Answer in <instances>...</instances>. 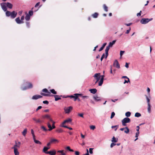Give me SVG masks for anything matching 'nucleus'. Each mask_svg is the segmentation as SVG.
<instances>
[{
	"label": "nucleus",
	"instance_id": "f257e3e1",
	"mask_svg": "<svg viewBox=\"0 0 155 155\" xmlns=\"http://www.w3.org/2000/svg\"><path fill=\"white\" fill-rule=\"evenodd\" d=\"M152 18L150 19L143 18L140 20V22L142 24H145L148 23L150 21L152 20Z\"/></svg>",
	"mask_w": 155,
	"mask_h": 155
},
{
	"label": "nucleus",
	"instance_id": "f03ea898",
	"mask_svg": "<svg viewBox=\"0 0 155 155\" xmlns=\"http://www.w3.org/2000/svg\"><path fill=\"white\" fill-rule=\"evenodd\" d=\"M130 119L128 117H125L122 120V125L123 126H126V123H130Z\"/></svg>",
	"mask_w": 155,
	"mask_h": 155
},
{
	"label": "nucleus",
	"instance_id": "7ed1b4c3",
	"mask_svg": "<svg viewBox=\"0 0 155 155\" xmlns=\"http://www.w3.org/2000/svg\"><path fill=\"white\" fill-rule=\"evenodd\" d=\"M52 127L51 126V125L50 124V123L49 122H48L47 123V125L49 129H48V130L50 131L52 130L53 129H54L55 128V126L54 125L55 122L54 121H53L52 122Z\"/></svg>",
	"mask_w": 155,
	"mask_h": 155
},
{
	"label": "nucleus",
	"instance_id": "20e7f679",
	"mask_svg": "<svg viewBox=\"0 0 155 155\" xmlns=\"http://www.w3.org/2000/svg\"><path fill=\"white\" fill-rule=\"evenodd\" d=\"M42 91L44 92H45V93H47V94H45L44 93H41V94L43 96H48L49 95L48 94H50L51 93V92H49L48 90L46 88H45L43 89Z\"/></svg>",
	"mask_w": 155,
	"mask_h": 155
},
{
	"label": "nucleus",
	"instance_id": "39448f33",
	"mask_svg": "<svg viewBox=\"0 0 155 155\" xmlns=\"http://www.w3.org/2000/svg\"><path fill=\"white\" fill-rule=\"evenodd\" d=\"M73 107L71 106L66 107H65L64 108V110L66 114H69L70 111L72 110Z\"/></svg>",
	"mask_w": 155,
	"mask_h": 155
},
{
	"label": "nucleus",
	"instance_id": "423d86ee",
	"mask_svg": "<svg viewBox=\"0 0 155 155\" xmlns=\"http://www.w3.org/2000/svg\"><path fill=\"white\" fill-rule=\"evenodd\" d=\"M0 5L3 10L5 12L7 10L6 3H2L0 4Z\"/></svg>",
	"mask_w": 155,
	"mask_h": 155
},
{
	"label": "nucleus",
	"instance_id": "0eeeda50",
	"mask_svg": "<svg viewBox=\"0 0 155 155\" xmlns=\"http://www.w3.org/2000/svg\"><path fill=\"white\" fill-rule=\"evenodd\" d=\"M21 144V143L20 142H18V143L15 142V144L14 145L13 147H12V149H14L15 148L18 149L20 147Z\"/></svg>",
	"mask_w": 155,
	"mask_h": 155
},
{
	"label": "nucleus",
	"instance_id": "6e6552de",
	"mask_svg": "<svg viewBox=\"0 0 155 155\" xmlns=\"http://www.w3.org/2000/svg\"><path fill=\"white\" fill-rule=\"evenodd\" d=\"M94 78L97 80V81L99 80L100 78V73L95 74L94 76Z\"/></svg>",
	"mask_w": 155,
	"mask_h": 155
},
{
	"label": "nucleus",
	"instance_id": "1a4fd4ad",
	"mask_svg": "<svg viewBox=\"0 0 155 155\" xmlns=\"http://www.w3.org/2000/svg\"><path fill=\"white\" fill-rule=\"evenodd\" d=\"M113 65L116 67L117 68H120V65L119 64V63L117 60H115L114 62Z\"/></svg>",
	"mask_w": 155,
	"mask_h": 155
},
{
	"label": "nucleus",
	"instance_id": "9d476101",
	"mask_svg": "<svg viewBox=\"0 0 155 155\" xmlns=\"http://www.w3.org/2000/svg\"><path fill=\"white\" fill-rule=\"evenodd\" d=\"M32 85L31 83H29L28 86L24 88L21 87V89L22 90H25L31 88L32 87Z\"/></svg>",
	"mask_w": 155,
	"mask_h": 155
},
{
	"label": "nucleus",
	"instance_id": "9b49d317",
	"mask_svg": "<svg viewBox=\"0 0 155 155\" xmlns=\"http://www.w3.org/2000/svg\"><path fill=\"white\" fill-rule=\"evenodd\" d=\"M42 97V96L39 95H35L32 96V99L33 100H37Z\"/></svg>",
	"mask_w": 155,
	"mask_h": 155
},
{
	"label": "nucleus",
	"instance_id": "f8f14e48",
	"mask_svg": "<svg viewBox=\"0 0 155 155\" xmlns=\"http://www.w3.org/2000/svg\"><path fill=\"white\" fill-rule=\"evenodd\" d=\"M56 154V152L55 150L48 151L47 154H49L50 155H55Z\"/></svg>",
	"mask_w": 155,
	"mask_h": 155
},
{
	"label": "nucleus",
	"instance_id": "ddd939ff",
	"mask_svg": "<svg viewBox=\"0 0 155 155\" xmlns=\"http://www.w3.org/2000/svg\"><path fill=\"white\" fill-rule=\"evenodd\" d=\"M110 47H109L108 45L106 47V48L105 50V58H106L108 55V51L110 48Z\"/></svg>",
	"mask_w": 155,
	"mask_h": 155
},
{
	"label": "nucleus",
	"instance_id": "4468645a",
	"mask_svg": "<svg viewBox=\"0 0 155 155\" xmlns=\"http://www.w3.org/2000/svg\"><path fill=\"white\" fill-rule=\"evenodd\" d=\"M94 99L97 101H101V99L100 97H98L97 95H94L93 97Z\"/></svg>",
	"mask_w": 155,
	"mask_h": 155
},
{
	"label": "nucleus",
	"instance_id": "2eb2a0df",
	"mask_svg": "<svg viewBox=\"0 0 155 155\" xmlns=\"http://www.w3.org/2000/svg\"><path fill=\"white\" fill-rule=\"evenodd\" d=\"M15 20L17 23L18 24L23 23L24 22L23 21H21V20H20L19 17L16 18Z\"/></svg>",
	"mask_w": 155,
	"mask_h": 155
},
{
	"label": "nucleus",
	"instance_id": "dca6fc26",
	"mask_svg": "<svg viewBox=\"0 0 155 155\" xmlns=\"http://www.w3.org/2000/svg\"><path fill=\"white\" fill-rule=\"evenodd\" d=\"M50 147H45L43 149L42 151L46 154L48 151L47 150L50 148Z\"/></svg>",
	"mask_w": 155,
	"mask_h": 155
},
{
	"label": "nucleus",
	"instance_id": "f3484780",
	"mask_svg": "<svg viewBox=\"0 0 155 155\" xmlns=\"http://www.w3.org/2000/svg\"><path fill=\"white\" fill-rule=\"evenodd\" d=\"M17 13H16L15 11H13L11 12V15H10L11 17L12 18H15L17 15Z\"/></svg>",
	"mask_w": 155,
	"mask_h": 155
},
{
	"label": "nucleus",
	"instance_id": "a211bd4d",
	"mask_svg": "<svg viewBox=\"0 0 155 155\" xmlns=\"http://www.w3.org/2000/svg\"><path fill=\"white\" fill-rule=\"evenodd\" d=\"M54 96L55 98V101H57L61 99L60 97H61L62 95L59 96L58 95H54Z\"/></svg>",
	"mask_w": 155,
	"mask_h": 155
},
{
	"label": "nucleus",
	"instance_id": "6ab92c4d",
	"mask_svg": "<svg viewBox=\"0 0 155 155\" xmlns=\"http://www.w3.org/2000/svg\"><path fill=\"white\" fill-rule=\"evenodd\" d=\"M50 141L52 143H57L59 142V141L58 140L54 138L51 139Z\"/></svg>",
	"mask_w": 155,
	"mask_h": 155
},
{
	"label": "nucleus",
	"instance_id": "aec40b11",
	"mask_svg": "<svg viewBox=\"0 0 155 155\" xmlns=\"http://www.w3.org/2000/svg\"><path fill=\"white\" fill-rule=\"evenodd\" d=\"M72 120L70 118H68V119L65 120L63 122H62V124L63 125L66 123H68L69 122H71Z\"/></svg>",
	"mask_w": 155,
	"mask_h": 155
},
{
	"label": "nucleus",
	"instance_id": "412c9836",
	"mask_svg": "<svg viewBox=\"0 0 155 155\" xmlns=\"http://www.w3.org/2000/svg\"><path fill=\"white\" fill-rule=\"evenodd\" d=\"M25 14L26 15L25 17V20L27 21H28L30 19V16L29 15V14L27 13V12L25 13Z\"/></svg>",
	"mask_w": 155,
	"mask_h": 155
},
{
	"label": "nucleus",
	"instance_id": "4be33fe9",
	"mask_svg": "<svg viewBox=\"0 0 155 155\" xmlns=\"http://www.w3.org/2000/svg\"><path fill=\"white\" fill-rule=\"evenodd\" d=\"M89 91H90L91 93H92L93 94H95V93H96L97 91V90L95 88L90 89L89 90Z\"/></svg>",
	"mask_w": 155,
	"mask_h": 155
},
{
	"label": "nucleus",
	"instance_id": "5701e85b",
	"mask_svg": "<svg viewBox=\"0 0 155 155\" xmlns=\"http://www.w3.org/2000/svg\"><path fill=\"white\" fill-rule=\"evenodd\" d=\"M6 6L7 7H8V8L11 9L12 8V5L9 2H7L6 3Z\"/></svg>",
	"mask_w": 155,
	"mask_h": 155
},
{
	"label": "nucleus",
	"instance_id": "b1692460",
	"mask_svg": "<svg viewBox=\"0 0 155 155\" xmlns=\"http://www.w3.org/2000/svg\"><path fill=\"white\" fill-rule=\"evenodd\" d=\"M116 41V40H114L112 42H110L108 46L110 47H111L113 45H114Z\"/></svg>",
	"mask_w": 155,
	"mask_h": 155
},
{
	"label": "nucleus",
	"instance_id": "393cba45",
	"mask_svg": "<svg viewBox=\"0 0 155 155\" xmlns=\"http://www.w3.org/2000/svg\"><path fill=\"white\" fill-rule=\"evenodd\" d=\"M14 149V151L15 155H19V152L18 150V149L15 148Z\"/></svg>",
	"mask_w": 155,
	"mask_h": 155
},
{
	"label": "nucleus",
	"instance_id": "a878e982",
	"mask_svg": "<svg viewBox=\"0 0 155 155\" xmlns=\"http://www.w3.org/2000/svg\"><path fill=\"white\" fill-rule=\"evenodd\" d=\"M118 139L114 137L112 140V142L113 143H116L117 142Z\"/></svg>",
	"mask_w": 155,
	"mask_h": 155
},
{
	"label": "nucleus",
	"instance_id": "bb28decb",
	"mask_svg": "<svg viewBox=\"0 0 155 155\" xmlns=\"http://www.w3.org/2000/svg\"><path fill=\"white\" fill-rule=\"evenodd\" d=\"M27 129L26 128H25L22 132V134L24 136H25L27 133Z\"/></svg>",
	"mask_w": 155,
	"mask_h": 155
},
{
	"label": "nucleus",
	"instance_id": "cd10ccee",
	"mask_svg": "<svg viewBox=\"0 0 155 155\" xmlns=\"http://www.w3.org/2000/svg\"><path fill=\"white\" fill-rule=\"evenodd\" d=\"M103 78H101L100 81L99 82L98 85L99 86H101L102 85L103 83Z\"/></svg>",
	"mask_w": 155,
	"mask_h": 155
},
{
	"label": "nucleus",
	"instance_id": "c85d7f7f",
	"mask_svg": "<svg viewBox=\"0 0 155 155\" xmlns=\"http://www.w3.org/2000/svg\"><path fill=\"white\" fill-rule=\"evenodd\" d=\"M50 115H48V114H46L44 115H43L42 116V118L45 119V118H47V119H48V118L50 117Z\"/></svg>",
	"mask_w": 155,
	"mask_h": 155
},
{
	"label": "nucleus",
	"instance_id": "c756f323",
	"mask_svg": "<svg viewBox=\"0 0 155 155\" xmlns=\"http://www.w3.org/2000/svg\"><path fill=\"white\" fill-rule=\"evenodd\" d=\"M33 120L36 121V123H41V120H40L39 119H38V120H37L36 118H33Z\"/></svg>",
	"mask_w": 155,
	"mask_h": 155
},
{
	"label": "nucleus",
	"instance_id": "7c9ffc66",
	"mask_svg": "<svg viewBox=\"0 0 155 155\" xmlns=\"http://www.w3.org/2000/svg\"><path fill=\"white\" fill-rule=\"evenodd\" d=\"M124 131V132L126 134H128L129 132V130L127 127H125V129Z\"/></svg>",
	"mask_w": 155,
	"mask_h": 155
},
{
	"label": "nucleus",
	"instance_id": "2f4dec72",
	"mask_svg": "<svg viewBox=\"0 0 155 155\" xmlns=\"http://www.w3.org/2000/svg\"><path fill=\"white\" fill-rule=\"evenodd\" d=\"M147 111L149 113L151 112V106L150 105H148Z\"/></svg>",
	"mask_w": 155,
	"mask_h": 155
},
{
	"label": "nucleus",
	"instance_id": "473e14b6",
	"mask_svg": "<svg viewBox=\"0 0 155 155\" xmlns=\"http://www.w3.org/2000/svg\"><path fill=\"white\" fill-rule=\"evenodd\" d=\"M98 15V14L97 13L95 12L92 15V16L94 18H96L97 17Z\"/></svg>",
	"mask_w": 155,
	"mask_h": 155
},
{
	"label": "nucleus",
	"instance_id": "72a5a7b5",
	"mask_svg": "<svg viewBox=\"0 0 155 155\" xmlns=\"http://www.w3.org/2000/svg\"><path fill=\"white\" fill-rule=\"evenodd\" d=\"M50 91L51 93L52 94H57V92L54 89H52L50 90Z\"/></svg>",
	"mask_w": 155,
	"mask_h": 155
},
{
	"label": "nucleus",
	"instance_id": "f704fd0d",
	"mask_svg": "<svg viewBox=\"0 0 155 155\" xmlns=\"http://www.w3.org/2000/svg\"><path fill=\"white\" fill-rule=\"evenodd\" d=\"M56 131L58 133H61L63 132V130L61 129L60 128L56 130Z\"/></svg>",
	"mask_w": 155,
	"mask_h": 155
},
{
	"label": "nucleus",
	"instance_id": "c9c22d12",
	"mask_svg": "<svg viewBox=\"0 0 155 155\" xmlns=\"http://www.w3.org/2000/svg\"><path fill=\"white\" fill-rule=\"evenodd\" d=\"M6 16L8 17L10 16L11 15V12L8 11H6Z\"/></svg>",
	"mask_w": 155,
	"mask_h": 155
},
{
	"label": "nucleus",
	"instance_id": "e433bc0d",
	"mask_svg": "<svg viewBox=\"0 0 155 155\" xmlns=\"http://www.w3.org/2000/svg\"><path fill=\"white\" fill-rule=\"evenodd\" d=\"M82 99L85 101V100L89 98V97L87 96H82Z\"/></svg>",
	"mask_w": 155,
	"mask_h": 155
},
{
	"label": "nucleus",
	"instance_id": "4c0bfd02",
	"mask_svg": "<svg viewBox=\"0 0 155 155\" xmlns=\"http://www.w3.org/2000/svg\"><path fill=\"white\" fill-rule=\"evenodd\" d=\"M34 142H35V143L36 144H39L40 145L41 144V142H40L39 141L37 140L36 139L34 140Z\"/></svg>",
	"mask_w": 155,
	"mask_h": 155
},
{
	"label": "nucleus",
	"instance_id": "58836bf2",
	"mask_svg": "<svg viewBox=\"0 0 155 155\" xmlns=\"http://www.w3.org/2000/svg\"><path fill=\"white\" fill-rule=\"evenodd\" d=\"M145 96H146V99L147 100V105L150 104V99H149V98L148 97L147 95H145Z\"/></svg>",
	"mask_w": 155,
	"mask_h": 155
},
{
	"label": "nucleus",
	"instance_id": "ea45409f",
	"mask_svg": "<svg viewBox=\"0 0 155 155\" xmlns=\"http://www.w3.org/2000/svg\"><path fill=\"white\" fill-rule=\"evenodd\" d=\"M118 127V125L113 126L111 127V128L112 129L115 128L114 130L116 131L117 130Z\"/></svg>",
	"mask_w": 155,
	"mask_h": 155
},
{
	"label": "nucleus",
	"instance_id": "a19ab883",
	"mask_svg": "<svg viewBox=\"0 0 155 155\" xmlns=\"http://www.w3.org/2000/svg\"><path fill=\"white\" fill-rule=\"evenodd\" d=\"M141 114L139 113H136L135 114V116L136 117H139L141 116Z\"/></svg>",
	"mask_w": 155,
	"mask_h": 155
},
{
	"label": "nucleus",
	"instance_id": "79ce46f5",
	"mask_svg": "<svg viewBox=\"0 0 155 155\" xmlns=\"http://www.w3.org/2000/svg\"><path fill=\"white\" fill-rule=\"evenodd\" d=\"M103 6H104V9L105 10V11L106 12H107L108 11L107 7L105 4Z\"/></svg>",
	"mask_w": 155,
	"mask_h": 155
},
{
	"label": "nucleus",
	"instance_id": "37998d69",
	"mask_svg": "<svg viewBox=\"0 0 155 155\" xmlns=\"http://www.w3.org/2000/svg\"><path fill=\"white\" fill-rule=\"evenodd\" d=\"M131 113L130 112H127L125 113V115L127 117H129L130 116Z\"/></svg>",
	"mask_w": 155,
	"mask_h": 155
},
{
	"label": "nucleus",
	"instance_id": "c03bdc74",
	"mask_svg": "<svg viewBox=\"0 0 155 155\" xmlns=\"http://www.w3.org/2000/svg\"><path fill=\"white\" fill-rule=\"evenodd\" d=\"M61 127H65V128H67L69 129L70 130H72V128L70 127H68L66 125H63L62 126H61Z\"/></svg>",
	"mask_w": 155,
	"mask_h": 155
},
{
	"label": "nucleus",
	"instance_id": "a18cd8bd",
	"mask_svg": "<svg viewBox=\"0 0 155 155\" xmlns=\"http://www.w3.org/2000/svg\"><path fill=\"white\" fill-rule=\"evenodd\" d=\"M28 14H29L30 16H32L33 14V12L32 10H30L29 11Z\"/></svg>",
	"mask_w": 155,
	"mask_h": 155
},
{
	"label": "nucleus",
	"instance_id": "49530a36",
	"mask_svg": "<svg viewBox=\"0 0 155 155\" xmlns=\"http://www.w3.org/2000/svg\"><path fill=\"white\" fill-rule=\"evenodd\" d=\"M74 101H76V100L78 99V96L76 94H74Z\"/></svg>",
	"mask_w": 155,
	"mask_h": 155
},
{
	"label": "nucleus",
	"instance_id": "de8ad7c7",
	"mask_svg": "<svg viewBox=\"0 0 155 155\" xmlns=\"http://www.w3.org/2000/svg\"><path fill=\"white\" fill-rule=\"evenodd\" d=\"M93 148H90L89 149V152L90 153L92 154L93 153Z\"/></svg>",
	"mask_w": 155,
	"mask_h": 155
},
{
	"label": "nucleus",
	"instance_id": "09e8293b",
	"mask_svg": "<svg viewBox=\"0 0 155 155\" xmlns=\"http://www.w3.org/2000/svg\"><path fill=\"white\" fill-rule=\"evenodd\" d=\"M115 114L114 112H112L111 114V115L110 116V118L112 119L115 116Z\"/></svg>",
	"mask_w": 155,
	"mask_h": 155
},
{
	"label": "nucleus",
	"instance_id": "8fccbe9b",
	"mask_svg": "<svg viewBox=\"0 0 155 155\" xmlns=\"http://www.w3.org/2000/svg\"><path fill=\"white\" fill-rule=\"evenodd\" d=\"M41 128L44 131H46L48 130L44 126H41Z\"/></svg>",
	"mask_w": 155,
	"mask_h": 155
},
{
	"label": "nucleus",
	"instance_id": "3c124183",
	"mask_svg": "<svg viewBox=\"0 0 155 155\" xmlns=\"http://www.w3.org/2000/svg\"><path fill=\"white\" fill-rule=\"evenodd\" d=\"M90 128L93 130L95 128V127L94 125H91L90 126Z\"/></svg>",
	"mask_w": 155,
	"mask_h": 155
},
{
	"label": "nucleus",
	"instance_id": "603ef678",
	"mask_svg": "<svg viewBox=\"0 0 155 155\" xmlns=\"http://www.w3.org/2000/svg\"><path fill=\"white\" fill-rule=\"evenodd\" d=\"M124 52H125V51H120V56L121 57H122V55H123V54Z\"/></svg>",
	"mask_w": 155,
	"mask_h": 155
},
{
	"label": "nucleus",
	"instance_id": "864d4df0",
	"mask_svg": "<svg viewBox=\"0 0 155 155\" xmlns=\"http://www.w3.org/2000/svg\"><path fill=\"white\" fill-rule=\"evenodd\" d=\"M128 80L127 81L126 80H125L124 81V84H125L126 83H128V82H130V81L129 78H127Z\"/></svg>",
	"mask_w": 155,
	"mask_h": 155
},
{
	"label": "nucleus",
	"instance_id": "5fc2aeb1",
	"mask_svg": "<svg viewBox=\"0 0 155 155\" xmlns=\"http://www.w3.org/2000/svg\"><path fill=\"white\" fill-rule=\"evenodd\" d=\"M116 145V143H111V144L110 145V147L111 148H112V147H113L114 146Z\"/></svg>",
	"mask_w": 155,
	"mask_h": 155
},
{
	"label": "nucleus",
	"instance_id": "6e6d98bb",
	"mask_svg": "<svg viewBox=\"0 0 155 155\" xmlns=\"http://www.w3.org/2000/svg\"><path fill=\"white\" fill-rule=\"evenodd\" d=\"M78 115L81 117H83V114L82 113H79Z\"/></svg>",
	"mask_w": 155,
	"mask_h": 155
},
{
	"label": "nucleus",
	"instance_id": "4d7b16f0",
	"mask_svg": "<svg viewBox=\"0 0 155 155\" xmlns=\"http://www.w3.org/2000/svg\"><path fill=\"white\" fill-rule=\"evenodd\" d=\"M43 103L44 104H48V102L47 101H43Z\"/></svg>",
	"mask_w": 155,
	"mask_h": 155
},
{
	"label": "nucleus",
	"instance_id": "13d9d810",
	"mask_svg": "<svg viewBox=\"0 0 155 155\" xmlns=\"http://www.w3.org/2000/svg\"><path fill=\"white\" fill-rule=\"evenodd\" d=\"M51 141H50L49 142H48V143L47 144V147H50V145L51 144Z\"/></svg>",
	"mask_w": 155,
	"mask_h": 155
},
{
	"label": "nucleus",
	"instance_id": "bf43d9fd",
	"mask_svg": "<svg viewBox=\"0 0 155 155\" xmlns=\"http://www.w3.org/2000/svg\"><path fill=\"white\" fill-rule=\"evenodd\" d=\"M139 132H136V135H135V137H138V136H139Z\"/></svg>",
	"mask_w": 155,
	"mask_h": 155
},
{
	"label": "nucleus",
	"instance_id": "052dcab7",
	"mask_svg": "<svg viewBox=\"0 0 155 155\" xmlns=\"http://www.w3.org/2000/svg\"><path fill=\"white\" fill-rule=\"evenodd\" d=\"M42 108V107L41 106H39V107H38L36 109V111H37L38 110H39L41 109Z\"/></svg>",
	"mask_w": 155,
	"mask_h": 155
},
{
	"label": "nucleus",
	"instance_id": "680f3d73",
	"mask_svg": "<svg viewBox=\"0 0 155 155\" xmlns=\"http://www.w3.org/2000/svg\"><path fill=\"white\" fill-rule=\"evenodd\" d=\"M80 153L78 151H75V155H79Z\"/></svg>",
	"mask_w": 155,
	"mask_h": 155
},
{
	"label": "nucleus",
	"instance_id": "e2e57ef3",
	"mask_svg": "<svg viewBox=\"0 0 155 155\" xmlns=\"http://www.w3.org/2000/svg\"><path fill=\"white\" fill-rule=\"evenodd\" d=\"M130 29H130V28L129 29L127 30V31H126V33L127 34H128L129 33L130 31Z\"/></svg>",
	"mask_w": 155,
	"mask_h": 155
},
{
	"label": "nucleus",
	"instance_id": "0e129e2a",
	"mask_svg": "<svg viewBox=\"0 0 155 155\" xmlns=\"http://www.w3.org/2000/svg\"><path fill=\"white\" fill-rule=\"evenodd\" d=\"M48 119L51 122L54 121H53V120H52V119L51 118L50 116Z\"/></svg>",
	"mask_w": 155,
	"mask_h": 155
},
{
	"label": "nucleus",
	"instance_id": "69168bd1",
	"mask_svg": "<svg viewBox=\"0 0 155 155\" xmlns=\"http://www.w3.org/2000/svg\"><path fill=\"white\" fill-rule=\"evenodd\" d=\"M25 18V16L24 15H22L21 17V21H23Z\"/></svg>",
	"mask_w": 155,
	"mask_h": 155
},
{
	"label": "nucleus",
	"instance_id": "338daca9",
	"mask_svg": "<svg viewBox=\"0 0 155 155\" xmlns=\"http://www.w3.org/2000/svg\"><path fill=\"white\" fill-rule=\"evenodd\" d=\"M26 25L28 28H29L30 26L29 23L28 22H27L26 23Z\"/></svg>",
	"mask_w": 155,
	"mask_h": 155
},
{
	"label": "nucleus",
	"instance_id": "774afa93",
	"mask_svg": "<svg viewBox=\"0 0 155 155\" xmlns=\"http://www.w3.org/2000/svg\"><path fill=\"white\" fill-rule=\"evenodd\" d=\"M64 151V150H58V153H61V154H62V153H64L63 152Z\"/></svg>",
	"mask_w": 155,
	"mask_h": 155
}]
</instances>
